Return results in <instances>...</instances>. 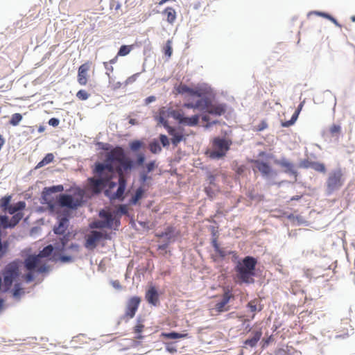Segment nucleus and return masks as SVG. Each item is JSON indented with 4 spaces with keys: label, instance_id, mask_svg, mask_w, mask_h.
I'll list each match as a JSON object with an SVG mask.
<instances>
[{
    "label": "nucleus",
    "instance_id": "1",
    "mask_svg": "<svg viewBox=\"0 0 355 355\" xmlns=\"http://www.w3.org/2000/svg\"><path fill=\"white\" fill-rule=\"evenodd\" d=\"M144 147L142 139H132L128 142V149L132 155L119 159L117 171L120 175H130L133 171H138V174L152 175L158 168L157 160L147 161L146 153L141 150Z\"/></svg>",
    "mask_w": 355,
    "mask_h": 355
},
{
    "label": "nucleus",
    "instance_id": "2",
    "mask_svg": "<svg viewBox=\"0 0 355 355\" xmlns=\"http://www.w3.org/2000/svg\"><path fill=\"white\" fill-rule=\"evenodd\" d=\"M233 272L235 281L239 285H250L255 282V277L261 275L259 268V258L252 255L240 257L239 255L232 259Z\"/></svg>",
    "mask_w": 355,
    "mask_h": 355
},
{
    "label": "nucleus",
    "instance_id": "3",
    "mask_svg": "<svg viewBox=\"0 0 355 355\" xmlns=\"http://www.w3.org/2000/svg\"><path fill=\"white\" fill-rule=\"evenodd\" d=\"M258 157L265 158L266 160L260 159H248V162L254 165L256 168L261 173L263 179L267 180L270 185H277L278 187H280L283 183L287 182L285 180L279 182L272 181V180L275 179L278 176V172L272 168L271 164L267 160H272L274 164L275 160H279V158H277L273 153L261 150L258 154Z\"/></svg>",
    "mask_w": 355,
    "mask_h": 355
},
{
    "label": "nucleus",
    "instance_id": "4",
    "mask_svg": "<svg viewBox=\"0 0 355 355\" xmlns=\"http://www.w3.org/2000/svg\"><path fill=\"white\" fill-rule=\"evenodd\" d=\"M64 241L60 243L49 244L44 246L39 251L40 254L43 259H46V261L55 263H71L74 262V257L65 253L67 252L66 248H64L66 239H64Z\"/></svg>",
    "mask_w": 355,
    "mask_h": 355
},
{
    "label": "nucleus",
    "instance_id": "5",
    "mask_svg": "<svg viewBox=\"0 0 355 355\" xmlns=\"http://www.w3.org/2000/svg\"><path fill=\"white\" fill-rule=\"evenodd\" d=\"M222 132L223 136H216L212 139V149L207 153L208 157L211 159L220 160L226 157L233 143L232 139L227 137V130H223Z\"/></svg>",
    "mask_w": 355,
    "mask_h": 355
},
{
    "label": "nucleus",
    "instance_id": "6",
    "mask_svg": "<svg viewBox=\"0 0 355 355\" xmlns=\"http://www.w3.org/2000/svg\"><path fill=\"white\" fill-rule=\"evenodd\" d=\"M71 218V214L69 211H58L57 220L53 227V233L58 236V238L53 243H60L62 241H64V239H66L67 242L68 238L71 237L72 232L68 230Z\"/></svg>",
    "mask_w": 355,
    "mask_h": 355
},
{
    "label": "nucleus",
    "instance_id": "7",
    "mask_svg": "<svg viewBox=\"0 0 355 355\" xmlns=\"http://www.w3.org/2000/svg\"><path fill=\"white\" fill-rule=\"evenodd\" d=\"M20 266V261L15 260L6 265L3 270V293L10 291L12 284L18 282L21 276Z\"/></svg>",
    "mask_w": 355,
    "mask_h": 355
},
{
    "label": "nucleus",
    "instance_id": "8",
    "mask_svg": "<svg viewBox=\"0 0 355 355\" xmlns=\"http://www.w3.org/2000/svg\"><path fill=\"white\" fill-rule=\"evenodd\" d=\"M42 259L40 252L38 253L29 252L24 256V268L27 271V273L25 274L26 283L29 284L34 281L37 275L35 265L36 263H42L43 262Z\"/></svg>",
    "mask_w": 355,
    "mask_h": 355
},
{
    "label": "nucleus",
    "instance_id": "9",
    "mask_svg": "<svg viewBox=\"0 0 355 355\" xmlns=\"http://www.w3.org/2000/svg\"><path fill=\"white\" fill-rule=\"evenodd\" d=\"M55 208H66L71 214L73 211L78 209L83 205V202L80 200L75 198L71 194L61 193L57 202L55 203Z\"/></svg>",
    "mask_w": 355,
    "mask_h": 355
},
{
    "label": "nucleus",
    "instance_id": "10",
    "mask_svg": "<svg viewBox=\"0 0 355 355\" xmlns=\"http://www.w3.org/2000/svg\"><path fill=\"white\" fill-rule=\"evenodd\" d=\"M343 172L340 168L332 171L329 174L326 182V193L328 196L333 193L334 191L338 190L343 184Z\"/></svg>",
    "mask_w": 355,
    "mask_h": 355
},
{
    "label": "nucleus",
    "instance_id": "11",
    "mask_svg": "<svg viewBox=\"0 0 355 355\" xmlns=\"http://www.w3.org/2000/svg\"><path fill=\"white\" fill-rule=\"evenodd\" d=\"M64 191V186L62 184L52 185L50 187H45L42 193L40 198V202L42 205H46L50 208H55V203L51 196L53 193H60Z\"/></svg>",
    "mask_w": 355,
    "mask_h": 355
},
{
    "label": "nucleus",
    "instance_id": "12",
    "mask_svg": "<svg viewBox=\"0 0 355 355\" xmlns=\"http://www.w3.org/2000/svg\"><path fill=\"white\" fill-rule=\"evenodd\" d=\"M140 303L141 297L139 296L131 297L127 302L125 312L120 317L117 325H119L122 320H125V322H127L130 318H134Z\"/></svg>",
    "mask_w": 355,
    "mask_h": 355
},
{
    "label": "nucleus",
    "instance_id": "13",
    "mask_svg": "<svg viewBox=\"0 0 355 355\" xmlns=\"http://www.w3.org/2000/svg\"><path fill=\"white\" fill-rule=\"evenodd\" d=\"M119 185L115 191H112L109 189H106L104 191V195L110 200H118L119 202H123L125 199V192L127 189L128 182L127 180L123 178H119L118 180Z\"/></svg>",
    "mask_w": 355,
    "mask_h": 355
},
{
    "label": "nucleus",
    "instance_id": "14",
    "mask_svg": "<svg viewBox=\"0 0 355 355\" xmlns=\"http://www.w3.org/2000/svg\"><path fill=\"white\" fill-rule=\"evenodd\" d=\"M275 165L279 166L282 168V172L288 176H293L295 182L297 181L299 173L296 169V166L293 162L287 159L285 156H282L279 160L275 161Z\"/></svg>",
    "mask_w": 355,
    "mask_h": 355
},
{
    "label": "nucleus",
    "instance_id": "15",
    "mask_svg": "<svg viewBox=\"0 0 355 355\" xmlns=\"http://www.w3.org/2000/svg\"><path fill=\"white\" fill-rule=\"evenodd\" d=\"M189 97L191 98H198V99L205 98L207 100V103L211 105L212 98H214V94L206 87L197 86L193 87Z\"/></svg>",
    "mask_w": 355,
    "mask_h": 355
},
{
    "label": "nucleus",
    "instance_id": "16",
    "mask_svg": "<svg viewBox=\"0 0 355 355\" xmlns=\"http://www.w3.org/2000/svg\"><path fill=\"white\" fill-rule=\"evenodd\" d=\"M160 295L161 293L155 286L150 285L146 291L145 299L149 304L153 306H158L160 304Z\"/></svg>",
    "mask_w": 355,
    "mask_h": 355
},
{
    "label": "nucleus",
    "instance_id": "17",
    "mask_svg": "<svg viewBox=\"0 0 355 355\" xmlns=\"http://www.w3.org/2000/svg\"><path fill=\"white\" fill-rule=\"evenodd\" d=\"M230 255L231 261L232 262V259L234 257L238 256V252L234 250H226L225 248H220V249L215 251L214 254L211 255V258L215 263H220L224 261L227 256Z\"/></svg>",
    "mask_w": 355,
    "mask_h": 355
},
{
    "label": "nucleus",
    "instance_id": "18",
    "mask_svg": "<svg viewBox=\"0 0 355 355\" xmlns=\"http://www.w3.org/2000/svg\"><path fill=\"white\" fill-rule=\"evenodd\" d=\"M232 297V295L231 291L226 289L220 299L216 302L214 308L215 310L218 313L227 311L229 310V307L227 306V304L230 302Z\"/></svg>",
    "mask_w": 355,
    "mask_h": 355
},
{
    "label": "nucleus",
    "instance_id": "19",
    "mask_svg": "<svg viewBox=\"0 0 355 355\" xmlns=\"http://www.w3.org/2000/svg\"><path fill=\"white\" fill-rule=\"evenodd\" d=\"M263 332L261 327L252 331L250 336L243 342V347L254 348L257 345L258 342L261 340Z\"/></svg>",
    "mask_w": 355,
    "mask_h": 355
},
{
    "label": "nucleus",
    "instance_id": "20",
    "mask_svg": "<svg viewBox=\"0 0 355 355\" xmlns=\"http://www.w3.org/2000/svg\"><path fill=\"white\" fill-rule=\"evenodd\" d=\"M120 225L121 220L119 217L114 218L112 216H107L105 219L101 223L99 227L101 228L118 230Z\"/></svg>",
    "mask_w": 355,
    "mask_h": 355
},
{
    "label": "nucleus",
    "instance_id": "21",
    "mask_svg": "<svg viewBox=\"0 0 355 355\" xmlns=\"http://www.w3.org/2000/svg\"><path fill=\"white\" fill-rule=\"evenodd\" d=\"M205 98L197 99L195 102L188 101L184 103L183 106L188 109L198 110L201 112L205 111L209 106Z\"/></svg>",
    "mask_w": 355,
    "mask_h": 355
},
{
    "label": "nucleus",
    "instance_id": "22",
    "mask_svg": "<svg viewBox=\"0 0 355 355\" xmlns=\"http://www.w3.org/2000/svg\"><path fill=\"white\" fill-rule=\"evenodd\" d=\"M89 62L82 64L78 70V82L81 85H85L87 82V72L90 69Z\"/></svg>",
    "mask_w": 355,
    "mask_h": 355
},
{
    "label": "nucleus",
    "instance_id": "23",
    "mask_svg": "<svg viewBox=\"0 0 355 355\" xmlns=\"http://www.w3.org/2000/svg\"><path fill=\"white\" fill-rule=\"evenodd\" d=\"M99 242L97 230H93L91 232L90 235L85 238L84 246L87 250H93L98 246Z\"/></svg>",
    "mask_w": 355,
    "mask_h": 355
},
{
    "label": "nucleus",
    "instance_id": "24",
    "mask_svg": "<svg viewBox=\"0 0 355 355\" xmlns=\"http://www.w3.org/2000/svg\"><path fill=\"white\" fill-rule=\"evenodd\" d=\"M147 191L146 188L139 186L136 189L135 194L128 199V205L135 206L139 204V200L145 198V193Z\"/></svg>",
    "mask_w": 355,
    "mask_h": 355
},
{
    "label": "nucleus",
    "instance_id": "25",
    "mask_svg": "<svg viewBox=\"0 0 355 355\" xmlns=\"http://www.w3.org/2000/svg\"><path fill=\"white\" fill-rule=\"evenodd\" d=\"M165 111L167 114L168 117H171L176 120L179 124L182 125L184 113L182 112L178 111L172 107H162V113Z\"/></svg>",
    "mask_w": 355,
    "mask_h": 355
},
{
    "label": "nucleus",
    "instance_id": "26",
    "mask_svg": "<svg viewBox=\"0 0 355 355\" xmlns=\"http://www.w3.org/2000/svg\"><path fill=\"white\" fill-rule=\"evenodd\" d=\"M227 110L226 103H218L211 106L209 114L213 116H221L225 113Z\"/></svg>",
    "mask_w": 355,
    "mask_h": 355
},
{
    "label": "nucleus",
    "instance_id": "27",
    "mask_svg": "<svg viewBox=\"0 0 355 355\" xmlns=\"http://www.w3.org/2000/svg\"><path fill=\"white\" fill-rule=\"evenodd\" d=\"M153 178L152 175L138 174L139 186L147 189L151 187Z\"/></svg>",
    "mask_w": 355,
    "mask_h": 355
},
{
    "label": "nucleus",
    "instance_id": "28",
    "mask_svg": "<svg viewBox=\"0 0 355 355\" xmlns=\"http://www.w3.org/2000/svg\"><path fill=\"white\" fill-rule=\"evenodd\" d=\"M187 334H183L175 331H171L168 332H162L161 336L164 339L168 340H177L180 338H184L187 337Z\"/></svg>",
    "mask_w": 355,
    "mask_h": 355
},
{
    "label": "nucleus",
    "instance_id": "29",
    "mask_svg": "<svg viewBox=\"0 0 355 355\" xmlns=\"http://www.w3.org/2000/svg\"><path fill=\"white\" fill-rule=\"evenodd\" d=\"M167 114L165 111L162 113V107L159 110L158 114L155 116V120L157 121L158 124L162 125L164 129H166L170 125L167 120Z\"/></svg>",
    "mask_w": 355,
    "mask_h": 355
},
{
    "label": "nucleus",
    "instance_id": "30",
    "mask_svg": "<svg viewBox=\"0 0 355 355\" xmlns=\"http://www.w3.org/2000/svg\"><path fill=\"white\" fill-rule=\"evenodd\" d=\"M177 236L178 232H175V229L172 226L167 227L160 234V236L164 237L166 241H170L174 240Z\"/></svg>",
    "mask_w": 355,
    "mask_h": 355
},
{
    "label": "nucleus",
    "instance_id": "31",
    "mask_svg": "<svg viewBox=\"0 0 355 355\" xmlns=\"http://www.w3.org/2000/svg\"><path fill=\"white\" fill-rule=\"evenodd\" d=\"M200 115L194 114L191 116H187L184 114L182 125L193 127L199 123Z\"/></svg>",
    "mask_w": 355,
    "mask_h": 355
},
{
    "label": "nucleus",
    "instance_id": "32",
    "mask_svg": "<svg viewBox=\"0 0 355 355\" xmlns=\"http://www.w3.org/2000/svg\"><path fill=\"white\" fill-rule=\"evenodd\" d=\"M321 16L325 19H329L331 22H338L337 19L331 15L329 13L322 11H311L307 14L308 19H311V16Z\"/></svg>",
    "mask_w": 355,
    "mask_h": 355
},
{
    "label": "nucleus",
    "instance_id": "33",
    "mask_svg": "<svg viewBox=\"0 0 355 355\" xmlns=\"http://www.w3.org/2000/svg\"><path fill=\"white\" fill-rule=\"evenodd\" d=\"M24 216L23 213H15L9 220V225H6V228L12 229L19 223Z\"/></svg>",
    "mask_w": 355,
    "mask_h": 355
},
{
    "label": "nucleus",
    "instance_id": "34",
    "mask_svg": "<svg viewBox=\"0 0 355 355\" xmlns=\"http://www.w3.org/2000/svg\"><path fill=\"white\" fill-rule=\"evenodd\" d=\"M54 159V155L51 153H46L44 157L37 163L35 169L40 168L50 163Z\"/></svg>",
    "mask_w": 355,
    "mask_h": 355
},
{
    "label": "nucleus",
    "instance_id": "35",
    "mask_svg": "<svg viewBox=\"0 0 355 355\" xmlns=\"http://www.w3.org/2000/svg\"><path fill=\"white\" fill-rule=\"evenodd\" d=\"M149 150L153 154H159L161 153L162 148L159 141L157 139H153L149 142Z\"/></svg>",
    "mask_w": 355,
    "mask_h": 355
},
{
    "label": "nucleus",
    "instance_id": "36",
    "mask_svg": "<svg viewBox=\"0 0 355 355\" xmlns=\"http://www.w3.org/2000/svg\"><path fill=\"white\" fill-rule=\"evenodd\" d=\"M162 15L166 17L167 22H173L176 18V12L171 7H167L162 11Z\"/></svg>",
    "mask_w": 355,
    "mask_h": 355
},
{
    "label": "nucleus",
    "instance_id": "37",
    "mask_svg": "<svg viewBox=\"0 0 355 355\" xmlns=\"http://www.w3.org/2000/svg\"><path fill=\"white\" fill-rule=\"evenodd\" d=\"M10 243L7 240H2L0 233V259L3 258L9 250Z\"/></svg>",
    "mask_w": 355,
    "mask_h": 355
},
{
    "label": "nucleus",
    "instance_id": "38",
    "mask_svg": "<svg viewBox=\"0 0 355 355\" xmlns=\"http://www.w3.org/2000/svg\"><path fill=\"white\" fill-rule=\"evenodd\" d=\"M75 235H71V237L68 238L67 241L66 242L64 248H66V251H71L73 252H79L80 246L79 244L76 243H71L69 244V242L74 238Z\"/></svg>",
    "mask_w": 355,
    "mask_h": 355
},
{
    "label": "nucleus",
    "instance_id": "39",
    "mask_svg": "<svg viewBox=\"0 0 355 355\" xmlns=\"http://www.w3.org/2000/svg\"><path fill=\"white\" fill-rule=\"evenodd\" d=\"M45 259H42L43 262L42 263H36L35 272L37 275L46 274L50 270V266L45 263Z\"/></svg>",
    "mask_w": 355,
    "mask_h": 355
},
{
    "label": "nucleus",
    "instance_id": "40",
    "mask_svg": "<svg viewBox=\"0 0 355 355\" xmlns=\"http://www.w3.org/2000/svg\"><path fill=\"white\" fill-rule=\"evenodd\" d=\"M105 171L103 162L96 161L92 166V173L94 175L101 176Z\"/></svg>",
    "mask_w": 355,
    "mask_h": 355
},
{
    "label": "nucleus",
    "instance_id": "41",
    "mask_svg": "<svg viewBox=\"0 0 355 355\" xmlns=\"http://www.w3.org/2000/svg\"><path fill=\"white\" fill-rule=\"evenodd\" d=\"M10 292H12L14 298H19L24 293L21 284L19 282L15 284L13 288Z\"/></svg>",
    "mask_w": 355,
    "mask_h": 355
},
{
    "label": "nucleus",
    "instance_id": "42",
    "mask_svg": "<svg viewBox=\"0 0 355 355\" xmlns=\"http://www.w3.org/2000/svg\"><path fill=\"white\" fill-rule=\"evenodd\" d=\"M186 140V135L184 134V131L180 132L178 135H174L171 137V144L173 147H177L178 145L182 141Z\"/></svg>",
    "mask_w": 355,
    "mask_h": 355
},
{
    "label": "nucleus",
    "instance_id": "43",
    "mask_svg": "<svg viewBox=\"0 0 355 355\" xmlns=\"http://www.w3.org/2000/svg\"><path fill=\"white\" fill-rule=\"evenodd\" d=\"M23 119V116L20 113H15L13 114L10 119L8 121V123L12 126H17L19 124Z\"/></svg>",
    "mask_w": 355,
    "mask_h": 355
},
{
    "label": "nucleus",
    "instance_id": "44",
    "mask_svg": "<svg viewBox=\"0 0 355 355\" xmlns=\"http://www.w3.org/2000/svg\"><path fill=\"white\" fill-rule=\"evenodd\" d=\"M311 168L322 173H324L327 171L324 164L320 162L313 161Z\"/></svg>",
    "mask_w": 355,
    "mask_h": 355
},
{
    "label": "nucleus",
    "instance_id": "45",
    "mask_svg": "<svg viewBox=\"0 0 355 355\" xmlns=\"http://www.w3.org/2000/svg\"><path fill=\"white\" fill-rule=\"evenodd\" d=\"M132 49V46L130 45L123 44L119 47L118 53H117V55L125 56L130 53Z\"/></svg>",
    "mask_w": 355,
    "mask_h": 355
},
{
    "label": "nucleus",
    "instance_id": "46",
    "mask_svg": "<svg viewBox=\"0 0 355 355\" xmlns=\"http://www.w3.org/2000/svg\"><path fill=\"white\" fill-rule=\"evenodd\" d=\"M162 147L168 148L170 146L171 141H170L169 138L164 134H160L159 135V140Z\"/></svg>",
    "mask_w": 355,
    "mask_h": 355
},
{
    "label": "nucleus",
    "instance_id": "47",
    "mask_svg": "<svg viewBox=\"0 0 355 355\" xmlns=\"http://www.w3.org/2000/svg\"><path fill=\"white\" fill-rule=\"evenodd\" d=\"M11 198V196L9 195L1 197L0 199V208L3 209L4 210L8 208L10 205Z\"/></svg>",
    "mask_w": 355,
    "mask_h": 355
},
{
    "label": "nucleus",
    "instance_id": "48",
    "mask_svg": "<svg viewBox=\"0 0 355 355\" xmlns=\"http://www.w3.org/2000/svg\"><path fill=\"white\" fill-rule=\"evenodd\" d=\"M168 135L173 137L174 135H178L182 131H184V128L181 127L171 126L169 125L166 129H165Z\"/></svg>",
    "mask_w": 355,
    "mask_h": 355
},
{
    "label": "nucleus",
    "instance_id": "49",
    "mask_svg": "<svg viewBox=\"0 0 355 355\" xmlns=\"http://www.w3.org/2000/svg\"><path fill=\"white\" fill-rule=\"evenodd\" d=\"M98 150H105V151H112L113 146L108 143H104L102 141H97L96 144Z\"/></svg>",
    "mask_w": 355,
    "mask_h": 355
},
{
    "label": "nucleus",
    "instance_id": "50",
    "mask_svg": "<svg viewBox=\"0 0 355 355\" xmlns=\"http://www.w3.org/2000/svg\"><path fill=\"white\" fill-rule=\"evenodd\" d=\"M163 52L165 56L167 58H171L173 53V49L171 46V40H167L164 48H163Z\"/></svg>",
    "mask_w": 355,
    "mask_h": 355
},
{
    "label": "nucleus",
    "instance_id": "51",
    "mask_svg": "<svg viewBox=\"0 0 355 355\" xmlns=\"http://www.w3.org/2000/svg\"><path fill=\"white\" fill-rule=\"evenodd\" d=\"M295 218V220L293 223V225L295 226H300V225H309V221H307L303 216L300 215H297Z\"/></svg>",
    "mask_w": 355,
    "mask_h": 355
},
{
    "label": "nucleus",
    "instance_id": "52",
    "mask_svg": "<svg viewBox=\"0 0 355 355\" xmlns=\"http://www.w3.org/2000/svg\"><path fill=\"white\" fill-rule=\"evenodd\" d=\"M87 18L90 20L91 22H103L104 19H101V17L97 13L89 12L87 15Z\"/></svg>",
    "mask_w": 355,
    "mask_h": 355
},
{
    "label": "nucleus",
    "instance_id": "53",
    "mask_svg": "<svg viewBox=\"0 0 355 355\" xmlns=\"http://www.w3.org/2000/svg\"><path fill=\"white\" fill-rule=\"evenodd\" d=\"M97 234L99 237L100 242L106 240H110L112 239L111 234L105 231H97Z\"/></svg>",
    "mask_w": 355,
    "mask_h": 355
},
{
    "label": "nucleus",
    "instance_id": "54",
    "mask_svg": "<svg viewBox=\"0 0 355 355\" xmlns=\"http://www.w3.org/2000/svg\"><path fill=\"white\" fill-rule=\"evenodd\" d=\"M313 162V161H311L309 159H304L299 162L298 167L302 168H311Z\"/></svg>",
    "mask_w": 355,
    "mask_h": 355
},
{
    "label": "nucleus",
    "instance_id": "55",
    "mask_svg": "<svg viewBox=\"0 0 355 355\" xmlns=\"http://www.w3.org/2000/svg\"><path fill=\"white\" fill-rule=\"evenodd\" d=\"M246 306L251 312L260 311L262 309L261 307H260L259 309H257V304L255 300L250 301L247 304Z\"/></svg>",
    "mask_w": 355,
    "mask_h": 355
},
{
    "label": "nucleus",
    "instance_id": "56",
    "mask_svg": "<svg viewBox=\"0 0 355 355\" xmlns=\"http://www.w3.org/2000/svg\"><path fill=\"white\" fill-rule=\"evenodd\" d=\"M89 96V94L85 89H80L76 93V97L81 101H86Z\"/></svg>",
    "mask_w": 355,
    "mask_h": 355
},
{
    "label": "nucleus",
    "instance_id": "57",
    "mask_svg": "<svg viewBox=\"0 0 355 355\" xmlns=\"http://www.w3.org/2000/svg\"><path fill=\"white\" fill-rule=\"evenodd\" d=\"M88 180L96 187H101V185H105L104 179L101 177L96 180L93 179L92 178H88Z\"/></svg>",
    "mask_w": 355,
    "mask_h": 355
},
{
    "label": "nucleus",
    "instance_id": "58",
    "mask_svg": "<svg viewBox=\"0 0 355 355\" xmlns=\"http://www.w3.org/2000/svg\"><path fill=\"white\" fill-rule=\"evenodd\" d=\"M17 213H23V211L26 208V202L23 200H19L17 203L14 204Z\"/></svg>",
    "mask_w": 355,
    "mask_h": 355
},
{
    "label": "nucleus",
    "instance_id": "59",
    "mask_svg": "<svg viewBox=\"0 0 355 355\" xmlns=\"http://www.w3.org/2000/svg\"><path fill=\"white\" fill-rule=\"evenodd\" d=\"M190 87L185 84H180L177 88L176 90L178 94L182 95H185Z\"/></svg>",
    "mask_w": 355,
    "mask_h": 355
},
{
    "label": "nucleus",
    "instance_id": "60",
    "mask_svg": "<svg viewBox=\"0 0 355 355\" xmlns=\"http://www.w3.org/2000/svg\"><path fill=\"white\" fill-rule=\"evenodd\" d=\"M141 320L137 318V324L133 327V331L135 334H140L143 331L144 325L140 323Z\"/></svg>",
    "mask_w": 355,
    "mask_h": 355
},
{
    "label": "nucleus",
    "instance_id": "61",
    "mask_svg": "<svg viewBox=\"0 0 355 355\" xmlns=\"http://www.w3.org/2000/svg\"><path fill=\"white\" fill-rule=\"evenodd\" d=\"M267 128H268V123H267L266 121L262 120V121H261L259 124L255 127V130L258 131V132H261V131L264 130L265 129H266Z\"/></svg>",
    "mask_w": 355,
    "mask_h": 355
},
{
    "label": "nucleus",
    "instance_id": "62",
    "mask_svg": "<svg viewBox=\"0 0 355 355\" xmlns=\"http://www.w3.org/2000/svg\"><path fill=\"white\" fill-rule=\"evenodd\" d=\"M166 350L171 354H173V353L176 352L177 349L175 345V343H166Z\"/></svg>",
    "mask_w": 355,
    "mask_h": 355
},
{
    "label": "nucleus",
    "instance_id": "63",
    "mask_svg": "<svg viewBox=\"0 0 355 355\" xmlns=\"http://www.w3.org/2000/svg\"><path fill=\"white\" fill-rule=\"evenodd\" d=\"M204 191L209 198L211 200L214 199L215 197V192L210 187H205L204 188Z\"/></svg>",
    "mask_w": 355,
    "mask_h": 355
},
{
    "label": "nucleus",
    "instance_id": "64",
    "mask_svg": "<svg viewBox=\"0 0 355 355\" xmlns=\"http://www.w3.org/2000/svg\"><path fill=\"white\" fill-rule=\"evenodd\" d=\"M330 132L332 135H334L336 134H338L341 131V127L339 125L337 124H333L330 128Z\"/></svg>",
    "mask_w": 355,
    "mask_h": 355
}]
</instances>
